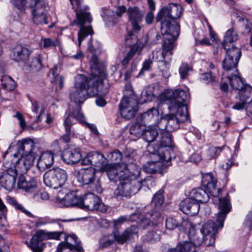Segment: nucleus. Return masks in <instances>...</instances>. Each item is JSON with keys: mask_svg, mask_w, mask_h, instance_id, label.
<instances>
[{"mask_svg": "<svg viewBox=\"0 0 252 252\" xmlns=\"http://www.w3.org/2000/svg\"><path fill=\"white\" fill-rule=\"evenodd\" d=\"M163 200L164 198L162 192L159 191L154 196L152 201V205H155L156 209H159L163 202Z\"/></svg>", "mask_w": 252, "mask_h": 252, "instance_id": "obj_53", "label": "nucleus"}, {"mask_svg": "<svg viewBox=\"0 0 252 252\" xmlns=\"http://www.w3.org/2000/svg\"><path fill=\"white\" fill-rule=\"evenodd\" d=\"M219 212L217 215L216 222L209 220L200 229V236L197 235L194 228H191L189 231V237L195 247L203 244L206 246L213 245L215 243L216 234L218 231L223 226V222L227 214L231 209L229 201L226 197L219 198Z\"/></svg>", "mask_w": 252, "mask_h": 252, "instance_id": "obj_1", "label": "nucleus"}, {"mask_svg": "<svg viewBox=\"0 0 252 252\" xmlns=\"http://www.w3.org/2000/svg\"><path fill=\"white\" fill-rule=\"evenodd\" d=\"M140 173V168L135 164H131L124 170L118 167L109 171L108 178L110 181L121 182L114 191L115 196L117 198L128 197L136 194L142 187V182L139 179Z\"/></svg>", "mask_w": 252, "mask_h": 252, "instance_id": "obj_2", "label": "nucleus"}, {"mask_svg": "<svg viewBox=\"0 0 252 252\" xmlns=\"http://www.w3.org/2000/svg\"><path fill=\"white\" fill-rule=\"evenodd\" d=\"M224 146L211 147L208 151V155L210 159L217 158L223 149Z\"/></svg>", "mask_w": 252, "mask_h": 252, "instance_id": "obj_56", "label": "nucleus"}, {"mask_svg": "<svg viewBox=\"0 0 252 252\" xmlns=\"http://www.w3.org/2000/svg\"><path fill=\"white\" fill-rule=\"evenodd\" d=\"M138 232V228L136 225H132L130 227L126 229L123 233L120 235L117 232L113 234H111L109 237L108 244H111L114 240L117 241L118 243L123 244L127 240L133 237L134 235H136Z\"/></svg>", "mask_w": 252, "mask_h": 252, "instance_id": "obj_23", "label": "nucleus"}, {"mask_svg": "<svg viewBox=\"0 0 252 252\" xmlns=\"http://www.w3.org/2000/svg\"><path fill=\"white\" fill-rule=\"evenodd\" d=\"M6 199L9 204L14 206L17 209L21 210L27 215L30 213L21 204L18 203L14 197L8 196H6Z\"/></svg>", "mask_w": 252, "mask_h": 252, "instance_id": "obj_55", "label": "nucleus"}, {"mask_svg": "<svg viewBox=\"0 0 252 252\" xmlns=\"http://www.w3.org/2000/svg\"><path fill=\"white\" fill-rule=\"evenodd\" d=\"M47 240V231L38 230L32 236L30 242V247L33 252H42L41 242Z\"/></svg>", "mask_w": 252, "mask_h": 252, "instance_id": "obj_25", "label": "nucleus"}, {"mask_svg": "<svg viewBox=\"0 0 252 252\" xmlns=\"http://www.w3.org/2000/svg\"><path fill=\"white\" fill-rule=\"evenodd\" d=\"M98 54H93L91 62L93 63V65H92V76L90 77L89 78H92L95 76V75L94 73V70H97L101 72H103L104 74V77L103 78H101L100 74L98 75V78H97L96 81H95V83L102 86L103 85V81L104 79H106V74L105 71L104 69H100L98 67L97 63H98V59L97 58V55Z\"/></svg>", "mask_w": 252, "mask_h": 252, "instance_id": "obj_34", "label": "nucleus"}, {"mask_svg": "<svg viewBox=\"0 0 252 252\" xmlns=\"http://www.w3.org/2000/svg\"><path fill=\"white\" fill-rule=\"evenodd\" d=\"M74 9L76 18L72 25H77L80 27L78 32V45L80 47L82 41L89 35L93 34L94 32L90 25L92 21L90 13L86 11L88 6H83V0H69Z\"/></svg>", "mask_w": 252, "mask_h": 252, "instance_id": "obj_5", "label": "nucleus"}, {"mask_svg": "<svg viewBox=\"0 0 252 252\" xmlns=\"http://www.w3.org/2000/svg\"><path fill=\"white\" fill-rule=\"evenodd\" d=\"M200 79L205 84H213L217 81L216 76L212 75L211 72L202 74Z\"/></svg>", "mask_w": 252, "mask_h": 252, "instance_id": "obj_58", "label": "nucleus"}, {"mask_svg": "<svg viewBox=\"0 0 252 252\" xmlns=\"http://www.w3.org/2000/svg\"><path fill=\"white\" fill-rule=\"evenodd\" d=\"M239 95L240 101L236 102L232 106L233 109L236 110L243 109L245 105L252 100V87L249 84H246L245 86L239 91Z\"/></svg>", "mask_w": 252, "mask_h": 252, "instance_id": "obj_20", "label": "nucleus"}, {"mask_svg": "<svg viewBox=\"0 0 252 252\" xmlns=\"http://www.w3.org/2000/svg\"><path fill=\"white\" fill-rule=\"evenodd\" d=\"M120 113L121 116L127 120L134 117L138 110L137 100L130 97H124L119 104Z\"/></svg>", "mask_w": 252, "mask_h": 252, "instance_id": "obj_15", "label": "nucleus"}, {"mask_svg": "<svg viewBox=\"0 0 252 252\" xmlns=\"http://www.w3.org/2000/svg\"><path fill=\"white\" fill-rule=\"evenodd\" d=\"M75 120L82 124H86L85 117L79 106H78L72 113L69 114L64 121L63 125L66 133L61 137V140L64 143H67L70 141L71 135L70 129L72 126L75 124Z\"/></svg>", "mask_w": 252, "mask_h": 252, "instance_id": "obj_11", "label": "nucleus"}, {"mask_svg": "<svg viewBox=\"0 0 252 252\" xmlns=\"http://www.w3.org/2000/svg\"><path fill=\"white\" fill-rule=\"evenodd\" d=\"M11 2L20 12H23L25 10L27 0H11ZM30 7L32 9L34 23L48 24L45 13V3L44 0H31Z\"/></svg>", "mask_w": 252, "mask_h": 252, "instance_id": "obj_6", "label": "nucleus"}, {"mask_svg": "<svg viewBox=\"0 0 252 252\" xmlns=\"http://www.w3.org/2000/svg\"><path fill=\"white\" fill-rule=\"evenodd\" d=\"M18 187L19 189L31 193L32 197L35 201H40V194L41 191L38 190L37 182L34 179H32L28 182L24 176H21L18 179Z\"/></svg>", "mask_w": 252, "mask_h": 252, "instance_id": "obj_17", "label": "nucleus"}, {"mask_svg": "<svg viewBox=\"0 0 252 252\" xmlns=\"http://www.w3.org/2000/svg\"><path fill=\"white\" fill-rule=\"evenodd\" d=\"M32 51L28 48L19 45L14 48L13 59L16 62H23L28 59Z\"/></svg>", "mask_w": 252, "mask_h": 252, "instance_id": "obj_28", "label": "nucleus"}, {"mask_svg": "<svg viewBox=\"0 0 252 252\" xmlns=\"http://www.w3.org/2000/svg\"><path fill=\"white\" fill-rule=\"evenodd\" d=\"M96 169L93 167L82 168L79 169L76 175L77 181L83 185L94 184L96 182L94 189L96 192H102V188L98 179L96 180Z\"/></svg>", "mask_w": 252, "mask_h": 252, "instance_id": "obj_13", "label": "nucleus"}, {"mask_svg": "<svg viewBox=\"0 0 252 252\" xmlns=\"http://www.w3.org/2000/svg\"><path fill=\"white\" fill-rule=\"evenodd\" d=\"M57 251V252H75V250L65 246L63 242H61L58 246Z\"/></svg>", "mask_w": 252, "mask_h": 252, "instance_id": "obj_64", "label": "nucleus"}, {"mask_svg": "<svg viewBox=\"0 0 252 252\" xmlns=\"http://www.w3.org/2000/svg\"><path fill=\"white\" fill-rule=\"evenodd\" d=\"M217 180L211 173H206L202 176V184L206 188L208 192L214 197H219L221 192L220 189L216 188Z\"/></svg>", "mask_w": 252, "mask_h": 252, "instance_id": "obj_24", "label": "nucleus"}, {"mask_svg": "<svg viewBox=\"0 0 252 252\" xmlns=\"http://www.w3.org/2000/svg\"><path fill=\"white\" fill-rule=\"evenodd\" d=\"M62 192L60 191L57 197L58 205L61 207H72L77 206L80 208L81 199L73 192L66 193L63 197H62Z\"/></svg>", "mask_w": 252, "mask_h": 252, "instance_id": "obj_22", "label": "nucleus"}, {"mask_svg": "<svg viewBox=\"0 0 252 252\" xmlns=\"http://www.w3.org/2000/svg\"><path fill=\"white\" fill-rule=\"evenodd\" d=\"M153 161H148L144 164L143 170L148 173H162L165 169L162 166L161 162L158 159H153Z\"/></svg>", "mask_w": 252, "mask_h": 252, "instance_id": "obj_32", "label": "nucleus"}, {"mask_svg": "<svg viewBox=\"0 0 252 252\" xmlns=\"http://www.w3.org/2000/svg\"><path fill=\"white\" fill-rule=\"evenodd\" d=\"M63 243L65 246L70 247L74 250L76 249L77 246H81L77 237L74 234L66 236L65 238V242Z\"/></svg>", "mask_w": 252, "mask_h": 252, "instance_id": "obj_48", "label": "nucleus"}, {"mask_svg": "<svg viewBox=\"0 0 252 252\" xmlns=\"http://www.w3.org/2000/svg\"><path fill=\"white\" fill-rule=\"evenodd\" d=\"M126 46H131V47L136 45L138 46L139 47V51L141 50L142 48L140 46V43H138L137 36L131 31L127 32V35L126 37Z\"/></svg>", "mask_w": 252, "mask_h": 252, "instance_id": "obj_46", "label": "nucleus"}, {"mask_svg": "<svg viewBox=\"0 0 252 252\" xmlns=\"http://www.w3.org/2000/svg\"><path fill=\"white\" fill-rule=\"evenodd\" d=\"M228 49H224L226 51V56L238 62L241 56L240 49L235 47L234 44L228 45Z\"/></svg>", "mask_w": 252, "mask_h": 252, "instance_id": "obj_41", "label": "nucleus"}, {"mask_svg": "<svg viewBox=\"0 0 252 252\" xmlns=\"http://www.w3.org/2000/svg\"><path fill=\"white\" fill-rule=\"evenodd\" d=\"M158 117V109L153 107L148 110L147 112L143 113L140 116V119L142 122H149L153 120H157Z\"/></svg>", "mask_w": 252, "mask_h": 252, "instance_id": "obj_39", "label": "nucleus"}, {"mask_svg": "<svg viewBox=\"0 0 252 252\" xmlns=\"http://www.w3.org/2000/svg\"><path fill=\"white\" fill-rule=\"evenodd\" d=\"M158 134V130L156 127L149 126L144 129L142 136L145 141L150 143L156 139Z\"/></svg>", "mask_w": 252, "mask_h": 252, "instance_id": "obj_38", "label": "nucleus"}, {"mask_svg": "<svg viewBox=\"0 0 252 252\" xmlns=\"http://www.w3.org/2000/svg\"><path fill=\"white\" fill-rule=\"evenodd\" d=\"M17 176V173L15 168H8L0 176V184L5 189L10 190L15 187Z\"/></svg>", "mask_w": 252, "mask_h": 252, "instance_id": "obj_19", "label": "nucleus"}, {"mask_svg": "<svg viewBox=\"0 0 252 252\" xmlns=\"http://www.w3.org/2000/svg\"><path fill=\"white\" fill-rule=\"evenodd\" d=\"M80 208L85 210L97 211L101 213H105L108 209V206L102 202L101 199L92 192L86 193L81 199Z\"/></svg>", "mask_w": 252, "mask_h": 252, "instance_id": "obj_12", "label": "nucleus"}, {"mask_svg": "<svg viewBox=\"0 0 252 252\" xmlns=\"http://www.w3.org/2000/svg\"><path fill=\"white\" fill-rule=\"evenodd\" d=\"M160 130V143L157 146L171 147L172 144V139L170 131L166 130Z\"/></svg>", "mask_w": 252, "mask_h": 252, "instance_id": "obj_42", "label": "nucleus"}, {"mask_svg": "<svg viewBox=\"0 0 252 252\" xmlns=\"http://www.w3.org/2000/svg\"><path fill=\"white\" fill-rule=\"evenodd\" d=\"M238 63V62H235V60L226 56L222 62V66L226 71H228L233 69L235 71Z\"/></svg>", "mask_w": 252, "mask_h": 252, "instance_id": "obj_50", "label": "nucleus"}, {"mask_svg": "<svg viewBox=\"0 0 252 252\" xmlns=\"http://www.w3.org/2000/svg\"><path fill=\"white\" fill-rule=\"evenodd\" d=\"M34 144L30 138L19 140L15 145L16 152L12 154L11 162L13 168L22 173H26L32 165L34 157L32 154Z\"/></svg>", "mask_w": 252, "mask_h": 252, "instance_id": "obj_4", "label": "nucleus"}, {"mask_svg": "<svg viewBox=\"0 0 252 252\" xmlns=\"http://www.w3.org/2000/svg\"><path fill=\"white\" fill-rule=\"evenodd\" d=\"M124 157L126 161L130 163L128 165H125V168H127L129 165L133 164V162L137 158V155L135 150L126 149L124 152Z\"/></svg>", "mask_w": 252, "mask_h": 252, "instance_id": "obj_47", "label": "nucleus"}, {"mask_svg": "<svg viewBox=\"0 0 252 252\" xmlns=\"http://www.w3.org/2000/svg\"><path fill=\"white\" fill-rule=\"evenodd\" d=\"M67 177L68 174L65 170L59 167H54L45 173L43 182L47 187L58 189L65 184Z\"/></svg>", "mask_w": 252, "mask_h": 252, "instance_id": "obj_9", "label": "nucleus"}, {"mask_svg": "<svg viewBox=\"0 0 252 252\" xmlns=\"http://www.w3.org/2000/svg\"><path fill=\"white\" fill-rule=\"evenodd\" d=\"M91 156L92 165L100 168L99 170L102 172H106L108 176L109 171L116 168L112 165L108 164L107 159L101 154L91 152Z\"/></svg>", "mask_w": 252, "mask_h": 252, "instance_id": "obj_21", "label": "nucleus"}, {"mask_svg": "<svg viewBox=\"0 0 252 252\" xmlns=\"http://www.w3.org/2000/svg\"><path fill=\"white\" fill-rule=\"evenodd\" d=\"M42 68L41 55L36 54L32 59V62L27 68V70L30 72H36Z\"/></svg>", "mask_w": 252, "mask_h": 252, "instance_id": "obj_40", "label": "nucleus"}, {"mask_svg": "<svg viewBox=\"0 0 252 252\" xmlns=\"http://www.w3.org/2000/svg\"><path fill=\"white\" fill-rule=\"evenodd\" d=\"M88 47L89 50L93 54H99L101 53V46L99 42L96 41L93 43L89 42Z\"/></svg>", "mask_w": 252, "mask_h": 252, "instance_id": "obj_59", "label": "nucleus"}, {"mask_svg": "<svg viewBox=\"0 0 252 252\" xmlns=\"http://www.w3.org/2000/svg\"><path fill=\"white\" fill-rule=\"evenodd\" d=\"M182 8L180 5L171 3L162 7L158 11L156 20L157 22L160 20L176 21L182 14Z\"/></svg>", "mask_w": 252, "mask_h": 252, "instance_id": "obj_14", "label": "nucleus"}, {"mask_svg": "<svg viewBox=\"0 0 252 252\" xmlns=\"http://www.w3.org/2000/svg\"><path fill=\"white\" fill-rule=\"evenodd\" d=\"M168 252H196V251L191 242L186 241L179 243L175 248L169 250Z\"/></svg>", "mask_w": 252, "mask_h": 252, "instance_id": "obj_35", "label": "nucleus"}, {"mask_svg": "<svg viewBox=\"0 0 252 252\" xmlns=\"http://www.w3.org/2000/svg\"><path fill=\"white\" fill-rule=\"evenodd\" d=\"M191 68L186 63H183L179 68V72L180 78L182 80L185 79L189 75V72Z\"/></svg>", "mask_w": 252, "mask_h": 252, "instance_id": "obj_54", "label": "nucleus"}, {"mask_svg": "<svg viewBox=\"0 0 252 252\" xmlns=\"http://www.w3.org/2000/svg\"><path fill=\"white\" fill-rule=\"evenodd\" d=\"M128 21L130 23L132 30L139 32L141 29L140 23L142 22L144 12L137 6L129 7L126 11Z\"/></svg>", "mask_w": 252, "mask_h": 252, "instance_id": "obj_18", "label": "nucleus"}, {"mask_svg": "<svg viewBox=\"0 0 252 252\" xmlns=\"http://www.w3.org/2000/svg\"><path fill=\"white\" fill-rule=\"evenodd\" d=\"M189 197L198 204L206 203L209 199V195L200 188L192 189L189 192Z\"/></svg>", "mask_w": 252, "mask_h": 252, "instance_id": "obj_30", "label": "nucleus"}, {"mask_svg": "<svg viewBox=\"0 0 252 252\" xmlns=\"http://www.w3.org/2000/svg\"><path fill=\"white\" fill-rule=\"evenodd\" d=\"M139 47L136 45L131 47L130 50L124 57L122 61V64L123 66L126 65L132 59L133 56L137 52H139Z\"/></svg>", "mask_w": 252, "mask_h": 252, "instance_id": "obj_51", "label": "nucleus"}, {"mask_svg": "<svg viewBox=\"0 0 252 252\" xmlns=\"http://www.w3.org/2000/svg\"><path fill=\"white\" fill-rule=\"evenodd\" d=\"M62 157L65 162L68 164H72L79 161L82 156L79 149L75 148L64 151Z\"/></svg>", "mask_w": 252, "mask_h": 252, "instance_id": "obj_27", "label": "nucleus"}, {"mask_svg": "<svg viewBox=\"0 0 252 252\" xmlns=\"http://www.w3.org/2000/svg\"><path fill=\"white\" fill-rule=\"evenodd\" d=\"M94 73L95 75L100 74L101 78L104 77V74L102 72L100 73L97 70H94ZM97 77L95 76L92 78H87L84 75L78 74L75 77V83L74 86L70 89L69 96L70 99L76 103H83L87 98V95H94L100 93L101 95H105L108 89L103 91L100 85L95 83Z\"/></svg>", "mask_w": 252, "mask_h": 252, "instance_id": "obj_3", "label": "nucleus"}, {"mask_svg": "<svg viewBox=\"0 0 252 252\" xmlns=\"http://www.w3.org/2000/svg\"><path fill=\"white\" fill-rule=\"evenodd\" d=\"M161 32L163 36V50L170 52L174 48V42L179 36L180 27L176 21L160 20Z\"/></svg>", "mask_w": 252, "mask_h": 252, "instance_id": "obj_7", "label": "nucleus"}, {"mask_svg": "<svg viewBox=\"0 0 252 252\" xmlns=\"http://www.w3.org/2000/svg\"><path fill=\"white\" fill-rule=\"evenodd\" d=\"M2 89L7 91H11L15 87L14 80L9 76L3 75L1 78Z\"/></svg>", "mask_w": 252, "mask_h": 252, "instance_id": "obj_43", "label": "nucleus"}, {"mask_svg": "<svg viewBox=\"0 0 252 252\" xmlns=\"http://www.w3.org/2000/svg\"><path fill=\"white\" fill-rule=\"evenodd\" d=\"M235 73H231L227 75V78L230 86L233 90L240 91L242 90L246 84H245L242 78L239 75L237 69L234 71Z\"/></svg>", "mask_w": 252, "mask_h": 252, "instance_id": "obj_31", "label": "nucleus"}, {"mask_svg": "<svg viewBox=\"0 0 252 252\" xmlns=\"http://www.w3.org/2000/svg\"><path fill=\"white\" fill-rule=\"evenodd\" d=\"M182 108V111L171 112V114L166 115L160 120L157 127L159 130H166L170 132L177 129L180 123H184L189 118V114L187 112L186 109L184 107Z\"/></svg>", "mask_w": 252, "mask_h": 252, "instance_id": "obj_8", "label": "nucleus"}, {"mask_svg": "<svg viewBox=\"0 0 252 252\" xmlns=\"http://www.w3.org/2000/svg\"><path fill=\"white\" fill-rule=\"evenodd\" d=\"M54 155L52 152L47 151L42 153L38 160L37 165L40 170H44L51 166L54 163Z\"/></svg>", "mask_w": 252, "mask_h": 252, "instance_id": "obj_29", "label": "nucleus"}, {"mask_svg": "<svg viewBox=\"0 0 252 252\" xmlns=\"http://www.w3.org/2000/svg\"><path fill=\"white\" fill-rule=\"evenodd\" d=\"M108 160L112 162H114V163H110L109 164L112 165L115 168L121 167L122 170H124L125 165L123 167L120 164V162L121 161L122 159V155L121 153L118 150H115L113 152H110L107 155Z\"/></svg>", "mask_w": 252, "mask_h": 252, "instance_id": "obj_37", "label": "nucleus"}, {"mask_svg": "<svg viewBox=\"0 0 252 252\" xmlns=\"http://www.w3.org/2000/svg\"><path fill=\"white\" fill-rule=\"evenodd\" d=\"M179 226V221L175 218L169 217L165 221L166 228L169 230H174Z\"/></svg>", "mask_w": 252, "mask_h": 252, "instance_id": "obj_57", "label": "nucleus"}, {"mask_svg": "<svg viewBox=\"0 0 252 252\" xmlns=\"http://www.w3.org/2000/svg\"><path fill=\"white\" fill-rule=\"evenodd\" d=\"M101 16L106 24H114L117 23L115 11L111 9L103 7L101 10Z\"/></svg>", "mask_w": 252, "mask_h": 252, "instance_id": "obj_36", "label": "nucleus"}, {"mask_svg": "<svg viewBox=\"0 0 252 252\" xmlns=\"http://www.w3.org/2000/svg\"><path fill=\"white\" fill-rule=\"evenodd\" d=\"M147 151L150 154L152 159H158L161 162L162 166L165 168L170 165V161L175 158L173 149L171 147L156 146L155 147L152 144H148L147 147Z\"/></svg>", "mask_w": 252, "mask_h": 252, "instance_id": "obj_10", "label": "nucleus"}, {"mask_svg": "<svg viewBox=\"0 0 252 252\" xmlns=\"http://www.w3.org/2000/svg\"><path fill=\"white\" fill-rule=\"evenodd\" d=\"M180 207L184 213L191 216L197 214L200 209L199 204L189 197L181 203Z\"/></svg>", "mask_w": 252, "mask_h": 252, "instance_id": "obj_26", "label": "nucleus"}, {"mask_svg": "<svg viewBox=\"0 0 252 252\" xmlns=\"http://www.w3.org/2000/svg\"><path fill=\"white\" fill-rule=\"evenodd\" d=\"M147 217H149L151 220L152 226H157L162 220L161 214L159 209H155L151 212L147 213Z\"/></svg>", "mask_w": 252, "mask_h": 252, "instance_id": "obj_44", "label": "nucleus"}, {"mask_svg": "<svg viewBox=\"0 0 252 252\" xmlns=\"http://www.w3.org/2000/svg\"><path fill=\"white\" fill-rule=\"evenodd\" d=\"M144 127L142 122L137 121L131 126L129 128V133L136 137H140L142 135Z\"/></svg>", "mask_w": 252, "mask_h": 252, "instance_id": "obj_45", "label": "nucleus"}, {"mask_svg": "<svg viewBox=\"0 0 252 252\" xmlns=\"http://www.w3.org/2000/svg\"><path fill=\"white\" fill-rule=\"evenodd\" d=\"M239 38L237 32L235 28L228 30L224 36L222 46L224 49H228V45H232Z\"/></svg>", "mask_w": 252, "mask_h": 252, "instance_id": "obj_33", "label": "nucleus"}, {"mask_svg": "<svg viewBox=\"0 0 252 252\" xmlns=\"http://www.w3.org/2000/svg\"><path fill=\"white\" fill-rule=\"evenodd\" d=\"M64 234V232L63 230L61 231H47V236L48 239H54L56 240H60L61 236Z\"/></svg>", "mask_w": 252, "mask_h": 252, "instance_id": "obj_63", "label": "nucleus"}, {"mask_svg": "<svg viewBox=\"0 0 252 252\" xmlns=\"http://www.w3.org/2000/svg\"><path fill=\"white\" fill-rule=\"evenodd\" d=\"M138 219H140L139 215L137 213H133L128 217H126V216H121L117 220H114V223L115 225H117L126 220H129L131 221H136Z\"/></svg>", "mask_w": 252, "mask_h": 252, "instance_id": "obj_52", "label": "nucleus"}, {"mask_svg": "<svg viewBox=\"0 0 252 252\" xmlns=\"http://www.w3.org/2000/svg\"><path fill=\"white\" fill-rule=\"evenodd\" d=\"M139 220V225L143 229H146L149 226H153L151 223V220L149 217H147V213L144 216H141Z\"/></svg>", "mask_w": 252, "mask_h": 252, "instance_id": "obj_60", "label": "nucleus"}, {"mask_svg": "<svg viewBox=\"0 0 252 252\" xmlns=\"http://www.w3.org/2000/svg\"><path fill=\"white\" fill-rule=\"evenodd\" d=\"M54 223H52L50 224L51 225V228L54 229H56L57 231H63V226L61 224L62 222H67L68 220H67L57 219H54Z\"/></svg>", "mask_w": 252, "mask_h": 252, "instance_id": "obj_61", "label": "nucleus"}, {"mask_svg": "<svg viewBox=\"0 0 252 252\" xmlns=\"http://www.w3.org/2000/svg\"><path fill=\"white\" fill-rule=\"evenodd\" d=\"M54 219L49 217L41 218L35 222V225L36 227H40L42 225L50 224L52 223H54Z\"/></svg>", "mask_w": 252, "mask_h": 252, "instance_id": "obj_62", "label": "nucleus"}, {"mask_svg": "<svg viewBox=\"0 0 252 252\" xmlns=\"http://www.w3.org/2000/svg\"><path fill=\"white\" fill-rule=\"evenodd\" d=\"M41 43L44 48H51L57 47L60 44V40L57 38H44L41 39Z\"/></svg>", "mask_w": 252, "mask_h": 252, "instance_id": "obj_49", "label": "nucleus"}, {"mask_svg": "<svg viewBox=\"0 0 252 252\" xmlns=\"http://www.w3.org/2000/svg\"><path fill=\"white\" fill-rule=\"evenodd\" d=\"M188 95L187 93L181 89H176L172 93L170 99V104L168 107L170 112H175L176 111H182V108L185 107L188 112L187 106L185 104V102L187 99Z\"/></svg>", "mask_w": 252, "mask_h": 252, "instance_id": "obj_16", "label": "nucleus"}]
</instances>
